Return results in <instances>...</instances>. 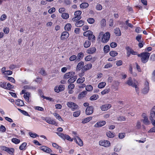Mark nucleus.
I'll return each instance as SVG.
<instances>
[{"label":"nucleus","mask_w":155,"mask_h":155,"mask_svg":"<svg viewBox=\"0 0 155 155\" xmlns=\"http://www.w3.org/2000/svg\"><path fill=\"white\" fill-rule=\"evenodd\" d=\"M67 105L68 107L71 108L72 110L74 111L78 108V106L75 103L72 102H68L67 103Z\"/></svg>","instance_id":"nucleus-3"},{"label":"nucleus","mask_w":155,"mask_h":155,"mask_svg":"<svg viewBox=\"0 0 155 155\" xmlns=\"http://www.w3.org/2000/svg\"><path fill=\"white\" fill-rule=\"evenodd\" d=\"M6 15L5 14H3L1 16L0 19L1 21H4L6 19Z\"/></svg>","instance_id":"nucleus-63"},{"label":"nucleus","mask_w":155,"mask_h":155,"mask_svg":"<svg viewBox=\"0 0 155 155\" xmlns=\"http://www.w3.org/2000/svg\"><path fill=\"white\" fill-rule=\"evenodd\" d=\"M52 146L57 148L58 149H59L61 148V147L59 146L56 143H53L52 144Z\"/></svg>","instance_id":"nucleus-58"},{"label":"nucleus","mask_w":155,"mask_h":155,"mask_svg":"<svg viewBox=\"0 0 155 155\" xmlns=\"http://www.w3.org/2000/svg\"><path fill=\"white\" fill-rule=\"evenodd\" d=\"M30 96V93L29 92H26L24 94V97L26 101H29V98Z\"/></svg>","instance_id":"nucleus-27"},{"label":"nucleus","mask_w":155,"mask_h":155,"mask_svg":"<svg viewBox=\"0 0 155 155\" xmlns=\"http://www.w3.org/2000/svg\"><path fill=\"white\" fill-rule=\"evenodd\" d=\"M7 89L8 88L9 90H10L11 89L13 88L14 86L13 85H11L9 83H8L7 84Z\"/></svg>","instance_id":"nucleus-59"},{"label":"nucleus","mask_w":155,"mask_h":155,"mask_svg":"<svg viewBox=\"0 0 155 155\" xmlns=\"http://www.w3.org/2000/svg\"><path fill=\"white\" fill-rule=\"evenodd\" d=\"M84 56V54L82 52H80L76 56L77 60L78 61H80L81 59H82Z\"/></svg>","instance_id":"nucleus-19"},{"label":"nucleus","mask_w":155,"mask_h":155,"mask_svg":"<svg viewBox=\"0 0 155 155\" xmlns=\"http://www.w3.org/2000/svg\"><path fill=\"white\" fill-rule=\"evenodd\" d=\"M81 18V17H77L75 16L74 17L72 18V20L74 21H76L79 20Z\"/></svg>","instance_id":"nucleus-55"},{"label":"nucleus","mask_w":155,"mask_h":155,"mask_svg":"<svg viewBox=\"0 0 155 155\" xmlns=\"http://www.w3.org/2000/svg\"><path fill=\"white\" fill-rule=\"evenodd\" d=\"M12 142L15 143H18L20 142V140L16 138H13L12 139Z\"/></svg>","instance_id":"nucleus-44"},{"label":"nucleus","mask_w":155,"mask_h":155,"mask_svg":"<svg viewBox=\"0 0 155 155\" xmlns=\"http://www.w3.org/2000/svg\"><path fill=\"white\" fill-rule=\"evenodd\" d=\"M98 98V96L97 95H94L91 96L90 98V100L91 101H94L97 100Z\"/></svg>","instance_id":"nucleus-41"},{"label":"nucleus","mask_w":155,"mask_h":155,"mask_svg":"<svg viewBox=\"0 0 155 155\" xmlns=\"http://www.w3.org/2000/svg\"><path fill=\"white\" fill-rule=\"evenodd\" d=\"M75 74V73L73 72H70L66 73L64 76V78L67 79L73 76Z\"/></svg>","instance_id":"nucleus-11"},{"label":"nucleus","mask_w":155,"mask_h":155,"mask_svg":"<svg viewBox=\"0 0 155 155\" xmlns=\"http://www.w3.org/2000/svg\"><path fill=\"white\" fill-rule=\"evenodd\" d=\"M0 130L3 132H5L6 130L5 127L2 125L0 127Z\"/></svg>","instance_id":"nucleus-60"},{"label":"nucleus","mask_w":155,"mask_h":155,"mask_svg":"<svg viewBox=\"0 0 155 155\" xmlns=\"http://www.w3.org/2000/svg\"><path fill=\"white\" fill-rule=\"evenodd\" d=\"M142 116L143 118H144V119L142 120L143 123L146 125L149 124L150 123V122L148 120V118L146 116L145 114H143Z\"/></svg>","instance_id":"nucleus-14"},{"label":"nucleus","mask_w":155,"mask_h":155,"mask_svg":"<svg viewBox=\"0 0 155 155\" xmlns=\"http://www.w3.org/2000/svg\"><path fill=\"white\" fill-rule=\"evenodd\" d=\"M76 76H72L71 78L68 79V83H72L74 82L76 80Z\"/></svg>","instance_id":"nucleus-28"},{"label":"nucleus","mask_w":155,"mask_h":155,"mask_svg":"<svg viewBox=\"0 0 155 155\" xmlns=\"http://www.w3.org/2000/svg\"><path fill=\"white\" fill-rule=\"evenodd\" d=\"M74 140L79 145L81 146L83 145V142L79 137H77L74 138Z\"/></svg>","instance_id":"nucleus-13"},{"label":"nucleus","mask_w":155,"mask_h":155,"mask_svg":"<svg viewBox=\"0 0 155 155\" xmlns=\"http://www.w3.org/2000/svg\"><path fill=\"white\" fill-rule=\"evenodd\" d=\"M43 120H45L47 123L51 124H56V122L54 120L51 119L50 117H47L45 118H44Z\"/></svg>","instance_id":"nucleus-6"},{"label":"nucleus","mask_w":155,"mask_h":155,"mask_svg":"<svg viewBox=\"0 0 155 155\" xmlns=\"http://www.w3.org/2000/svg\"><path fill=\"white\" fill-rule=\"evenodd\" d=\"M81 111L79 110L78 111L75 112L73 113V115L74 117H78L80 114Z\"/></svg>","instance_id":"nucleus-45"},{"label":"nucleus","mask_w":155,"mask_h":155,"mask_svg":"<svg viewBox=\"0 0 155 155\" xmlns=\"http://www.w3.org/2000/svg\"><path fill=\"white\" fill-rule=\"evenodd\" d=\"M111 107V105L110 104H105L101 106V108L102 111H104L107 110L109 109Z\"/></svg>","instance_id":"nucleus-10"},{"label":"nucleus","mask_w":155,"mask_h":155,"mask_svg":"<svg viewBox=\"0 0 155 155\" xmlns=\"http://www.w3.org/2000/svg\"><path fill=\"white\" fill-rule=\"evenodd\" d=\"M138 56L140 57L141 61L144 63H145L148 61L150 53L148 52L142 53L137 55Z\"/></svg>","instance_id":"nucleus-1"},{"label":"nucleus","mask_w":155,"mask_h":155,"mask_svg":"<svg viewBox=\"0 0 155 155\" xmlns=\"http://www.w3.org/2000/svg\"><path fill=\"white\" fill-rule=\"evenodd\" d=\"M150 119L152 124V122L155 120L154 119L155 118V111H151L150 112Z\"/></svg>","instance_id":"nucleus-17"},{"label":"nucleus","mask_w":155,"mask_h":155,"mask_svg":"<svg viewBox=\"0 0 155 155\" xmlns=\"http://www.w3.org/2000/svg\"><path fill=\"white\" fill-rule=\"evenodd\" d=\"M64 139H67V140H68L69 141H73V139H71V137H70L68 135H65Z\"/></svg>","instance_id":"nucleus-57"},{"label":"nucleus","mask_w":155,"mask_h":155,"mask_svg":"<svg viewBox=\"0 0 155 155\" xmlns=\"http://www.w3.org/2000/svg\"><path fill=\"white\" fill-rule=\"evenodd\" d=\"M71 25L70 24H67L64 27V29L66 31H69L70 30Z\"/></svg>","instance_id":"nucleus-29"},{"label":"nucleus","mask_w":155,"mask_h":155,"mask_svg":"<svg viewBox=\"0 0 155 155\" xmlns=\"http://www.w3.org/2000/svg\"><path fill=\"white\" fill-rule=\"evenodd\" d=\"M106 85V83L105 82H102L98 84V87L99 88H102L104 87Z\"/></svg>","instance_id":"nucleus-34"},{"label":"nucleus","mask_w":155,"mask_h":155,"mask_svg":"<svg viewBox=\"0 0 155 155\" xmlns=\"http://www.w3.org/2000/svg\"><path fill=\"white\" fill-rule=\"evenodd\" d=\"M101 24L102 26H104L106 25V20L104 19H103L101 21Z\"/></svg>","instance_id":"nucleus-54"},{"label":"nucleus","mask_w":155,"mask_h":155,"mask_svg":"<svg viewBox=\"0 0 155 155\" xmlns=\"http://www.w3.org/2000/svg\"><path fill=\"white\" fill-rule=\"evenodd\" d=\"M88 39L89 40H92V41L95 40V36L93 35V33L91 34L89 36H88Z\"/></svg>","instance_id":"nucleus-47"},{"label":"nucleus","mask_w":155,"mask_h":155,"mask_svg":"<svg viewBox=\"0 0 155 155\" xmlns=\"http://www.w3.org/2000/svg\"><path fill=\"white\" fill-rule=\"evenodd\" d=\"M92 67V64H88L84 66L82 69L83 71H86L91 69Z\"/></svg>","instance_id":"nucleus-16"},{"label":"nucleus","mask_w":155,"mask_h":155,"mask_svg":"<svg viewBox=\"0 0 155 155\" xmlns=\"http://www.w3.org/2000/svg\"><path fill=\"white\" fill-rule=\"evenodd\" d=\"M117 53L115 51H111L110 52V54L112 57H114L117 55Z\"/></svg>","instance_id":"nucleus-43"},{"label":"nucleus","mask_w":155,"mask_h":155,"mask_svg":"<svg viewBox=\"0 0 155 155\" xmlns=\"http://www.w3.org/2000/svg\"><path fill=\"white\" fill-rule=\"evenodd\" d=\"M62 17L65 19H66L69 18V15L67 13H63L61 15Z\"/></svg>","instance_id":"nucleus-46"},{"label":"nucleus","mask_w":155,"mask_h":155,"mask_svg":"<svg viewBox=\"0 0 155 155\" xmlns=\"http://www.w3.org/2000/svg\"><path fill=\"white\" fill-rule=\"evenodd\" d=\"M77 58L75 55H73L70 57L69 60L71 61H73L75 60L77 61Z\"/></svg>","instance_id":"nucleus-49"},{"label":"nucleus","mask_w":155,"mask_h":155,"mask_svg":"<svg viewBox=\"0 0 155 155\" xmlns=\"http://www.w3.org/2000/svg\"><path fill=\"white\" fill-rule=\"evenodd\" d=\"M93 33V32L91 31H87L84 32L83 35L85 36H88L91 34Z\"/></svg>","instance_id":"nucleus-36"},{"label":"nucleus","mask_w":155,"mask_h":155,"mask_svg":"<svg viewBox=\"0 0 155 155\" xmlns=\"http://www.w3.org/2000/svg\"><path fill=\"white\" fill-rule=\"evenodd\" d=\"M85 81V78L84 77H81L79 78L77 80V82L78 83H82Z\"/></svg>","instance_id":"nucleus-33"},{"label":"nucleus","mask_w":155,"mask_h":155,"mask_svg":"<svg viewBox=\"0 0 155 155\" xmlns=\"http://www.w3.org/2000/svg\"><path fill=\"white\" fill-rule=\"evenodd\" d=\"M106 122L105 121H102L97 122L94 125V127H101L106 124Z\"/></svg>","instance_id":"nucleus-12"},{"label":"nucleus","mask_w":155,"mask_h":155,"mask_svg":"<svg viewBox=\"0 0 155 155\" xmlns=\"http://www.w3.org/2000/svg\"><path fill=\"white\" fill-rule=\"evenodd\" d=\"M29 134L31 137L33 138H35L37 136H38V135L36 134H33L31 132H29Z\"/></svg>","instance_id":"nucleus-53"},{"label":"nucleus","mask_w":155,"mask_h":155,"mask_svg":"<svg viewBox=\"0 0 155 155\" xmlns=\"http://www.w3.org/2000/svg\"><path fill=\"white\" fill-rule=\"evenodd\" d=\"M117 45V44L114 42H112L110 44V47L112 48L116 47Z\"/></svg>","instance_id":"nucleus-61"},{"label":"nucleus","mask_w":155,"mask_h":155,"mask_svg":"<svg viewBox=\"0 0 155 155\" xmlns=\"http://www.w3.org/2000/svg\"><path fill=\"white\" fill-rule=\"evenodd\" d=\"M87 91H84L79 94V97H84V95L87 94Z\"/></svg>","instance_id":"nucleus-52"},{"label":"nucleus","mask_w":155,"mask_h":155,"mask_svg":"<svg viewBox=\"0 0 155 155\" xmlns=\"http://www.w3.org/2000/svg\"><path fill=\"white\" fill-rule=\"evenodd\" d=\"M106 135L109 137L113 138L114 137V135L113 134L111 133V132L109 131L107 132L106 134Z\"/></svg>","instance_id":"nucleus-42"},{"label":"nucleus","mask_w":155,"mask_h":155,"mask_svg":"<svg viewBox=\"0 0 155 155\" xmlns=\"http://www.w3.org/2000/svg\"><path fill=\"white\" fill-rule=\"evenodd\" d=\"M80 6L81 8L84 9L89 6V4L87 3L84 2L81 4Z\"/></svg>","instance_id":"nucleus-25"},{"label":"nucleus","mask_w":155,"mask_h":155,"mask_svg":"<svg viewBox=\"0 0 155 155\" xmlns=\"http://www.w3.org/2000/svg\"><path fill=\"white\" fill-rule=\"evenodd\" d=\"M6 83H3L0 85V87L5 89H7V87L6 84Z\"/></svg>","instance_id":"nucleus-56"},{"label":"nucleus","mask_w":155,"mask_h":155,"mask_svg":"<svg viewBox=\"0 0 155 155\" xmlns=\"http://www.w3.org/2000/svg\"><path fill=\"white\" fill-rule=\"evenodd\" d=\"M69 33L67 31H64L63 32L61 35V39L62 40H64L66 39L69 37Z\"/></svg>","instance_id":"nucleus-9"},{"label":"nucleus","mask_w":155,"mask_h":155,"mask_svg":"<svg viewBox=\"0 0 155 155\" xmlns=\"http://www.w3.org/2000/svg\"><path fill=\"white\" fill-rule=\"evenodd\" d=\"M84 64L83 62L80 61L78 64L77 68L76 70L77 71H80L82 68H83Z\"/></svg>","instance_id":"nucleus-15"},{"label":"nucleus","mask_w":155,"mask_h":155,"mask_svg":"<svg viewBox=\"0 0 155 155\" xmlns=\"http://www.w3.org/2000/svg\"><path fill=\"white\" fill-rule=\"evenodd\" d=\"M86 90L87 91H91L93 89V87L91 85H88L86 87Z\"/></svg>","instance_id":"nucleus-48"},{"label":"nucleus","mask_w":155,"mask_h":155,"mask_svg":"<svg viewBox=\"0 0 155 155\" xmlns=\"http://www.w3.org/2000/svg\"><path fill=\"white\" fill-rule=\"evenodd\" d=\"M88 22L90 24H92L94 23L95 22L94 19L92 18H88L87 20Z\"/></svg>","instance_id":"nucleus-50"},{"label":"nucleus","mask_w":155,"mask_h":155,"mask_svg":"<svg viewBox=\"0 0 155 155\" xmlns=\"http://www.w3.org/2000/svg\"><path fill=\"white\" fill-rule=\"evenodd\" d=\"M15 103L16 104L19 106H22L24 105L23 101L22 100L19 99L17 100Z\"/></svg>","instance_id":"nucleus-23"},{"label":"nucleus","mask_w":155,"mask_h":155,"mask_svg":"<svg viewBox=\"0 0 155 155\" xmlns=\"http://www.w3.org/2000/svg\"><path fill=\"white\" fill-rule=\"evenodd\" d=\"M86 114L87 115L92 114L93 112V107L92 106L87 107L85 110Z\"/></svg>","instance_id":"nucleus-5"},{"label":"nucleus","mask_w":155,"mask_h":155,"mask_svg":"<svg viewBox=\"0 0 155 155\" xmlns=\"http://www.w3.org/2000/svg\"><path fill=\"white\" fill-rule=\"evenodd\" d=\"M129 85H131L133 87L136 84L135 83L133 82L132 79L131 78H129V80L127 81L126 83Z\"/></svg>","instance_id":"nucleus-21"},{"label":"nucleus","mask_w":155,"mask_h":155,"mask_svg":"<svg viewBox=\"0 0 155 155\" xmlns=\"http://www.w3.org/2000/svg\"><path fill=\"white\" fill-rule=\"evenodd\" d=\"M91 45V42L88 40L86 41L84 45V47L85 48H87L90 47Z\"/></svg>","instance_id":"nucleus-31"},{"label":"nucleus","mask_w":155,"mask_h":155,"mask_svg":"<svg viewBox=\"0 0 155 155\" xmlns=\"http://www.w3.org/2000/svg\"><path fill=\"white\" fill-rule=\"evenodd\" d=\"M126 49L127 50L128 52L127 53V55L129 57L131 53L133 51V50L130 48L129 47H126Z\"/></svg>","instance_id":"nucleus-39"},{"label":"nucleus","mask_w":155,"mask_h":155,"mask_svg":"<svg viewBox=\"0 0 155 155\" xmlns=\"http://www.w3.org/2000/svg\"><path fill=\"white\" fill-rule=\"evenodd\" d=\"M150 60L153 61H155V54H153L151 55L150 57Z\"/></svg>","instance_id":"nucleus-64"},{"label":"nucleus","mask_w":155,"mask_h":155,"mask_svg":"<svg viewBox=\"0 0 155 155\" xmlns=\"http://www.w3.org/2000/svg\"><path fill=\"white\" fill-rule=\"evenodd\" d=\"M84 21L80 20L76 22L75 24V25L77 27H79L82 26L84 25Z\"/></svg>","instance_id":"nucleus-20"},{"label":"nucleus","mask_w":155,"mask_h":155,"mask_svg":"<svg viewBox=\"0 0 155 155\" xmlns=\"http://www.w3.org/2000/svg\"><path fill=\"white\" fill-rule=\"evenodd\" d=\"M92 119V117H89L84 118L82 121V123L83 124L87 123Z\"/></svg>","instance_id":"nucleus-26"},{"label":"nucleus","mask_w":155,"mask_h":155,"mask_svg":"<svg viewBox=\"0 0 155 155\" xmlns=\"http://www.w3.org/2000/svg\"><path fill=\"white\" fill-rule=\"evenodd\" d=\"M104 51L105 53H107L110 51V47L108 45L105 46L104 48Z\"/></svg>","instance_id":"nucleus-30"},{"label":"nucleus","mask_w":155,"mask_h":155,"mask_svg":"<svg viewBox=\"0 0 155 155\" xmlns=\"http://www.w3.org/2000/svg\"><path fill=\"white\" fill-rule=\"evenodd\" d=\"M5 150L8 153H9L11 154L12 155H13V152L14 151V150L13 148H8L5 147Z\"/></svg>","instance_id":"nucleus-18"},{"label":"nucleus","mask_w":155,"mask_h":155,"mask_svg":"<svg viewBox=\"0 0 155 155\" xmlns=\"http://www.w3.org/2000/svg\"><path fill=\"white\" fill-rule=\"evenodd\" d=\"M149 90V83L146 81L145 83V87L143 89L142 92L143 94H146L148 92Z\"/></svg>","instance_id":"nucleus-4"},{"label":"nucleus","mask_w":155,"mask_h":155,"mask_svg":"<svg viewBox=\"0 0 155 155\" xmlns=\"http://www.w3.org/2000/svg\"><path fill=\"white\" fill-rule=\"evenodd\" d=\"M40 72L41 74L44 76H45L46 75L45 71L43 68H41V69Z\"/></svg>","instance_id":"nucleus-62"},{"label":"nucleus","mask_w":155,"mask_h":155,"mask_svg":"<svg viewBox=\"0 0 155 155\" xmlns=\"http://www.w3.org/2000/svg\"><path fill=\"white\" fill-rule=\"evenodd\" d=\"M40 148L41 150L47 153H50L52 152V150L50 148L45 146H41L40 147Z\"/></svg>","instance_id":"nucleus-8"},{"label":"nucleus","mask_w":155,"mask_h":155,"mask_svg":"<svg viewBox=\"0 0 155 155\" xmlns=\"http://www.w3.org/2000/svg\"><path fill=\"white\" fill-rule=\"evenodd\" d=\"M99 143L100 145L105 147H108L110 144V143L109 141L105 140L100 141L99 142Z\"/></svg>","instance_id":"nucleus-7"},{"label":"nucleus","mask_w":155,"mask_h":155,"mask_svg":"<svg viewBox=\"0 0 155 155\" xmlns=\"http://www.w3.org/2000/svg\"><path fill=\"white\" fill-rule=\"evenodd\" d=\"M114 32L117 36H120L121 35V32L119 28H115L114 30Z\"/></svg>","instance_id":"nucleus-24"},{"label":"nucleus","mask_w":155,"mask_h":155,"mask_svg":"<svg viewBox=\"0 0 155 155\" xmlns=\"http://www.w3.org/2000/svg\"><path fill=\"white\" fill-rule=\"evenodd\" d=\"M27 143L25 142L23 143L20 146L19 149L20 150H23V149H25V148L26 146Z\"/></svg>","instance_id":"nucleus-37"},{"label":"nucleus","mask_w":155,"mask_h":155,"mask_svg":"<svg viewBox=\"0 0 155 155\" xmlns=\"http://www.w3.org/2000/svg\"><path fill=\"white\" fill-rule=\"evenodd\" d=\"M53 115L55 117L59 120L61 121H63V119H62L61 116L57 113H54Z\"/></svg>","instance_id":"nucleus-32"},{"label":"nucleus","mask_w":155,"mask_h":155,"mask_svg":"<svg viewBox=\"0 0 155 155\" xmlns=\"http://www.w3.org/2000/svg\"><path fill=\"white\" fill-rule=\"evenodd\" d=\"M136 39L139 42H142L143 41L141 40V35H139L136 37Z\"/></svg>","instance_id":"nucleus-38"},{"label":"nucleus","mask_w":155,"mask_h":155,"mask_svg":"<svg viewBox=\"0 0 155 155\" xmlns=\"http://www.w3.org/2000/svg\"><path fill=\"white\" fill-rule=\"evenodd\" d=\"M6 78L7 80H9L10 81H11L13 83H15V79L12 77L6 76Z\"/></svg>","instance_id":"nucleus-40"},{"label":"nucleus","mask_w":155,"mask_h":155,"mask_svg":"<svg viewBox=\"0 0 155 155\" xmlns=\"http://www.w3.org/2000/svg\"><path fill=\"white\" fill-rule=\"evenodd\" d=\"M96 51L95 48L93 47L89 48L87 51V53L89 54H92L95 52Z\"/></svg>","instance_id":"nucleus-22"},{"label":"nucleus","mask_w":155,"mask_h":155,"mask_svg":"<svg viewBox=\"0 0 155 155\" xmlns=\"http://www.w3.org/2000/svg\"><path fill=\"white\" fill-rule=\"evenodd\" d=\"M110 36V34L108 32H106L103 35L102 38V41L103 43H106L109 40Z\"/></svg>","instance_id":"nucleus-2"},{"label":"nucleus","mask_w":155,"mask_h":155,"mask_svg":"<svg viewBox=\"0 0 155 155\" xmlns=\"http://www.w3.org/2000/svg\"><path fill=\"white\" fill-rule=\"evenodd\" d=\"M82 12L81 11H76L74 13V15L76 17H81V14Z\"/></svg>","instance_id":"nucleus-35"},{"label":"nucleus","mask_w":155,"mask_h":155,"mask_svg":"<svg viewBox=\"0 0 155 155\" xmlns=\"http://www.w3.org/2000/svg\"><path fill=\"white\" fill-rule=\"evenodd\" d=\"M110 91L109 89H104V91H102L101 92L102 94L104 95L107 93H108Z\"/></svg>","instance_id":"nucleus-51"}]
</instances>
